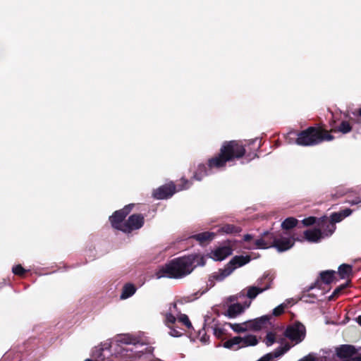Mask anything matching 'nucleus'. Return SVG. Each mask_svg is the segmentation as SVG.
<instances>
[{
  "mask_svg": "<svg viewBox=\"0 0 361 361\" xmlns=\"http://www.w3.org/2000/svg\"><path fill=\"white\" fill-rule=\"evenodd\" d=\"M215 236V233L213 232L205 231L202 233H200L191 236V238H193L198 241L201 245H204L207 243L213 240Z\"/></svg>",
  "mask_w": 361,
  "mask_h": 361,
  "instance_id": "f3484780",
  "label": "nucleus"
},
{
  "mask_svg": "<svg viewBox=\"0 0 361 361\" xmlns=\"http://www.w3.org/2000/svg\"><path fill=\"white\" fill-rule=\"evenodd\" d=\"M136 291V287L133 283H126L122 290L121 295V299H127L131 297Z\"/></svg>",
  "mask_w": 361,
  "mask_h": 361,
  "instance_id": "5701e85b",
  "label": "nucleus"
},
{
  "mask_svg": "<svg viewBox=\"0 0 361 361\" xmlns=\"http://www.w3.org/2000/svg\"><path fill=\"white\" fill-rule=\"evenodd\" d=\"M234 345L233 344L231 339H228V341H225L224 343V347L226 348H231Z\"/></svg>",
  "mask_w": 361,
  "mask_h": 361,
  "instance_id": "c03bdc74",
  "label": "nucleus"
},
{
  "mask_svg": "<svg viewBox=\"0 0 361 361\" xmlns=\"http://www.w3.org/2000/svg\"><path fill=\"white\" fill-rule=\"evenodd\" d=\"M85 361H93V360H90V359H86Z\"/></svg>",
  "mask_w": 361,
  "mask_h": 361,
  "instance_id": "bf43d9fd",
  "label": "nucleus"
},
{
  "mask_svg": "<svg viewBox=\"0 0 361 361\" xmlns=\"http://www.w3.org/2000/svg\"><path fill=\"white\" fill-rule=\"evenodd\" d=\"M171 331L169 332V334L171 336H173V337H179L182 335V334L178 331L177 329H174L172 327V326H171Z\"/></svg>",
  "mask_w": 361,
  "mask_h": 361,
  "instance_id": "a19ab883",
  "label": "nucleus"
},
{
  "mask_svg": "<svg viewBox=\"0 0 361 361\" xmlns=\"http://www.w3.org/2000/svg\"><path fill=\"white\" fill-rule=\"evenodd\" d=\"M233 271V268H231L227 264L222 269H219L218 272L212 274V278L216 281H223L226 277L229 276Z\"/></svg>",
  "mask_w": 361,
  "mask_h": 361,
  "instance_id": "412c9836",
  "label": "nucleus"
},
{
  "mask_svg": "<svg viewBox=\"0 0 361 361\" xmlns=\"http://www.w3.org/2000/svg\"><path fill=\"white\" fill-rule=\"evenodd\" d=\"M208 175L207 167L204 164H200L198 165L197 171L194 173L192 178L200 181L202 179Z\"/></svg>",
  "mask_w": 361,
  "mask_h": 361,
  "instance_id": "b1692460",
  "label": "nucleus"
},
{
  "mask_svg": "<svg viewBox=\"0 0 361 361\" xmlns=\"http://www.w3.org/2000/svg\"><path fill=\"white\" fill-rule=\"evenodd\" d=\"M198 257L196 255L183 256L171 259L161 267L157 272L158 278L167 276L180 279L190 274L196 267L195 264Z\"/></svg>",
  "mask_w": 361,
  "mask_h": 361,
  "instance_id": "7ed1b4c3",
  "label": "nucleus"
},
{
  "mask_svg": "<svg viewBox=\"0 0 361 361\" xmlns=\"http://www.w3.org/2000/svg\"><path fill=\"white\" fill-rule=\"evenodd\" d=\"M214 334L216 337L220 338L224 335V330L221 328L215 327L214 329Z\"/></svg>",
  "mask_w": 361,
  "mask_h": 361,
  "instance_id": "58836bf2",
  "label": "nucleus"
},
{
  "mask_svg": "<svg viewBox=\"0 0 361 361\" xmlns=\"http://www.w3.org/2000/svg\"><path fill=\"white\" fill-rule=\"evenodd\" d=\"M288 143L296 144L299 146H315L324 141H331L334 136L329 134V131L320 126H310L307 128L288 133Z\"/></svg>",
  "mask_w": 361,
  "mask_h": 361,
  "instance_id": "f03ea898",
  "label": "nucleus"
},
{
  "mask_svg": "<svg viewBox=\"0 0 361 361\" xmlns=\"http://www.w3.org/2000/svg\"><path fill=\"white\" fill-rule=\"evenodd\" d=\"M302 224L304 226H312V225H314L315 224H317L318 223V220L316 217L314 216H309L307 218H305L302 221Z\"/></svg>",
  "mask_w": 361,
  "mask_h": 361,
  "instance_id": "473e14b6",
  "label": "nucleus"
},
{
  "mask_svg": "<svg viewBox=\"0 0 361 361\" xmlns=\"http://www.w3.org/2000/svg\"><path fill=\"white\" fill-rule=\"evenodd\" d=\"M258 343L257 337L254 335H248L243 338V345L242 346H254Z\"/></svg>",
  "mask_w": 361,
  "mask_h": 361,
  "instance_id": "c85d7f7f",
  "label": "nucleus"
},
{
  "mask_svg": "<svg viewBox=\"0 0 361 361\" xmlns=\"http://www.w3.org/2000/svg\"><path fill=\"white\" fill-rule=\"evenodd\" d=\"M298 361H316V359L312 355H308L307 356H305L304 357H302V359H300Z\"/></svg>",
  "mask_w": 361,
  "mask_h": 361,
  "instance_id": "37998d69",
  "label": "nucleus"
},
{
  "mask_svg": "<svg viewBox=\"0 0 361 361\" xmlns=\"http://www.w3.org/2000/svg\"><path fill=\"white\" fill-rule=\"evenodd\" d=\"M283 335L290 341L298 344L305 338L306 328L301 322H295L293 324L286 327Z\"/></svg>",
  "mask_w": 361,
  "mask_h": 361,
  "instance_id": "20e7f679",
  "label": "nucleus"
},
{
  "mask_svg": "<svg viewBox=\"0 0 361 361\" xmlns=\"http://www.w3.org/2000/svg\"><path fill=\"white\" fill-rule=\"evenodd\" d=\"M172 307L174 309V310L177 311L178 308H177V304L176 302H173L172 303Z\"/></svg>",
  "mask_w": 361,
  "mask_h": 361,
  "instance_id": "6e6d98bb",
  "label": "nucleus"
},
{
  "mask_svg": "<svg viewBox=\"0 0 361 361\" xmlns=\"http://www.w3.org/2000/svg\"><path fill=\"white\" fill-rule=\"evenodd\" d=\"M274 247L277 249L279 252H284L291 248L294 245V241L287 238H276Z\"/></svg>",
  "mask_w": 361,
  "mask_h": 361,
  "instance_id": "ddd939ff",
  "label": "nucleus"
},
{
  "mask_svg": "<svg viewBox=\"0 0 361 361\" xmlns=\"http://www.w3.org/2000/svg\"><path fill=\"white\" fill-rule=\"evenodd\" d=\"M267 281L265 280V281H262V285H258L257 286L258 287H264L267 285Z\"/></svg>",
  "mask_w": 361,
  "mask_h": 361,
  "instance_id": "5fc2aeb1",
  "label": "nucleus"
},
{
  "mask_svg": "<svg viewBox=\"0 0 361 361\" xmlns=\"http://www.w3.org/2000/svg\"><path fill=\"white\" fill-rule=\"evenodd\" d=\"M257 142V139L249 140L245 143L236 140L224 141L219 152L208 159V168L209 169H224L227 163L235 161L243 157L247 161H250L257 157V151L261 147L260 141L256 145Z\"/></svg>",
  "mask_w": 361,
  "mask_h": 361,
  "instance_id": "f257e3e1",
  "label": "nucleus"
},
{
  "mask_svg": "<svg viewBox=\"0 0 361 361\" xmlns=\"http://www.w3.org/2000/svg\"><path fill=\"white\" fill-rule=\"evenodd\" d=\"M250 260L251 258L249 255H236L231 259L228 264L231 268L233 267L234 271L237 267H240L247 264Z\"/></svg>",
  "mask_w": 361,
  "mask_h": 361,
  "instance_id": "4468645a",
  "label": "nucleus"
},
{
  "mask_svg": "<svg viewBox=\"0 0 361 361\" xmlns=\"http://www.w3.org/2000/svg\"><path fill=\"white\" fill-rule=\"evenodd\" d=\"M12 271L15 275L22 276L26 273V270L22 267L21 264L16 265L13 267Z\"/></svg>",
  "mask_w": 361,
  "mask_h": 361,
  "instance_id": "7c9ffc66",
  "label": "nucleus"
},
{
  "mask_svg": "<svg viewBox=\"0 0 361 361\" xmlns=\"http://www.w3.org/2000/svg\"><path fill=\"white\" fill-rule=\"evenodd\" d=\"M267 280V285L264 287L258 286H249L247 288L246 296L252 300L255 299L257 295L263 293L264 291L269 289L271 287L273 278L269 274H264L259 280H258V285H262V281Z\"/></svg>",
  "mask_w": 361,
  "mask_h": 361,
  "instance_id": "0eeeda50",
  "label": "nucleus"
},
{
  "mask_svg": "<svg viewBox=\"0 0 361 361\" xmlns=\"http://www.w3.org/2000/svg\"><path fill=\"white\" fill-rule=\"evenodd\" d=\"M353 127L349 121H342L339 125L331 128L329 131V134H331V133H341L343 134H347L350 133Z\"/></svg>",
  "mask_w": 361,
  "mask_h": 361,
  "instance_id": "dca6fc26",
  "label": "nucleus"
},
{
  "mask_svg": "<svg viewBox=\"0 0 361 361\" xmlns=\"http://www.w3.org/2000/svg\"><path fill=\"white\" fill-rule=\"evenodd\" d=\"M124 343L126 344H131L133 343V338L130 337H126L124 338Z\"/></svg>",
  "mask_w": 361,
  "mask_h": 361,
  "instance_id": "de8ad7c7",
  "label": "nucleus"
},
{
  "mask_svg": "<svg viewBox=\"0 0 361 361\" xmlns=\"http://www.w3.org/2000/svg\"><path fill=\"white\" fill-rule=\"evenodd\" d=\"M176 321V317L171 313H167L166 315L165 323L169 328L175 324Z\"/></svg>",
  "mask_w": 361,
  "mask_h": 361,
  "instance_id": "72a5a7b5",
  "label": "nucleus"
},
{
  "mask_svg": "<svg viewBox=\"0 0 361 361\" xmlns=\"http://www.w3.org/2000/svg\"><path fill=\"white\" fill-rule=\"evenodd\" d=\"M290 348L291 346L288 343H286L283 346L277 348L274 351L275 353V357H279L280 356L283 355L284 353L288 351L290 349Z\"/></svg>",
  "mask_w": 361,
  "mask_h": 361,
  "instance_id": "c756f323",
  "label": "nucleus"
},
{
  "mask_svg": "<svg viewBox=\"0 0 361 361\" xmlns=\"http://www.w3.org/2000/svg\"><path fill=\"white\" fill-rule=\"evenodd\" d=\"M234 345L233 344L231 339H228V341H225L224 343V347L226 348H231Z\"/></svg>",
  "mask_w": 361,
  "mask_h": 361,
  "instance_id": "a18cd8bd",
  "label": "nucleus"
},
{
  "mask_svg": "<svg viewBox=\"0 0 361 361\" xmlns=\"http://www.w3.org/2000/svg\"><path fill=\"white\" fill-rule=\"evenodd\" d=\"M357 353V349L353 345L343 344L336 348V355L342 361H361V355Z\"/></svg>",
  "mask_w": 361,
  "mask_h": 361,
  "instance_id": "423d86ee",
  "label": "nucleus"
},
{
  "mask_svg": "<svg viewBox=\"0 0 361 361\" xmlns=\"http://www.w3.org/2000/svg\"><path fill=\"white\" fill-rule=\"evenodd\" d=\"M350 281H348L343 284L338 286L333 292L331 296H329V300H334L336 298H338L340 294L348 287L350 286Z\"/></svg>",
  "mask_w": 361,
  "mask_h": 361,
  "instance_id": "cd10ccee",
  "label": "nucleus"
},
{
  "mask_svg": "<svg viewBox=\"0 0 361 361\" xmlns=\"http://www.w3.org/2000/svg\"><path fill=\"white\" fill-rule=\"evenodd\" d=\"M348 203L350 204L351 205H355L357 204V202H355V200H349L347 201Z\"/></svg>",
  "mask_w": 361,
  "mask_h": 361,
  "instance_id": "8fccbe9b",
  "label": "nucleus"
},
{
  "mask_svg": "<svg viewBox=\"0 0 361 361\" xmlns=\"http://www.w3.org/2000/svg\"><path fill=\"white\" fill-rule=\"evenodd\" d=\"M235 300H236V298L234 296H231V297L229 298V300L231 301V302L234 301Z\"/></svg>",
  "mask_w": 361,
  "mask_h": 361,
  "instance_id": "4d7b16f0",
  "label": "nucleus"
},
{
  "mask_svg": "<svg viewBox=\"0 0 361 361\" xmlns=\"http://www.w3.org/2000/svg\"><path fill=\"white\" fill-rule=\"evenodd\" d=\"M149 361H161V360H159V359H156V360H149Z\"/></svg>",
  "mask_w": 361,
  "mask_h": 361,
  "instance_id": "13d9d810",
  "label": "nucleus"
},
{
  "mask_svg": "<svg viewBox=\"0 0 361 361\" xmlns=\"http://www.w3.org/2000/svg\"><path fill=\"white\" fill-rule=\"evenodd\" d=\"M270 318L271 316L264 315L250 321V327L254 331H259L269 321Z\"/></svg>",
  "mask_w": 361,
  "mask_h": 361,
  "instance_id": "a211bd4d",
  "label": "nucleus"
},
{
  "mask_svg": "<svg viewBox=\"0 0 361 361\" xmlns=\"http://www.w3.org/2000/svg\"><path fill=\"white\" fill-rule=\"evenodd\" d=\"M244 311V307L240 303H234L228 306L226 316L229 318H235Z\"/></svg>",
  "mask_w": 361,
  "mask_h": 361,
  "instance_id": "aec40b11",
  "label": "nucleus"
},
{
  "mask_svg": "<svg viewBox=\"0 0 361 361\" xmlns=\"http://www.w3.org/2000/svg\"><path fill=\"white\" fill-rule=\"evenodd\" d=\"M231 339L233 342V345H238L241 343L243 344V338L240 336H235Z\"/></svg>",
  "mask_w": 361,
  "mask_h": 361,
  "instance_id": "79ce46f5",
  "label": "nucleus"
},
{
  "mask_svg": "<svg viewBox=\"0 0 361 361\" xmlns=\"http://www.w3.org/2000/svg\"><path fill=\"white\" fill-rule=\"evenodd\" d=\"M126 361H130V360H126Z\"/></svg>",
  "mask_w": 361,
  "mask_h": 361,
  "instance_id": "e2e57ef3",
  "label": "nucleus"
},
{
  "mask_svg": "<svg viewBox=\"0 0 361 361\" xmlns=\"http://www.w3.org/2000/svg\"><path fill=\"white\" fill-rule=\"evenodd\" d=\"M220 231L227 234H236L241 232L242 228L233 224H224L219 229Z\"/></svg>",
  "mask_w": 361,
  "mask_h": 361,
  "instance_id": "393cba45",
  "label": "nucleus"
},
{
  "mask_svg": "<svg viewBox=\"0 0 361 361\" xmlns=\"http://www.w3.org/2000/svg\"><path fill=\"white\" fill-rule=\"evenodd\" d=\"M352 212L353 210L349 208H347L338 212H334L330 216V220L336 224V223H339L345 217L350 216L352 214Z\"/></svg>",
  "mask_w": 361,
  "mask_h": 361,
  "instance_id": "6ab92c4d",
  "label": "nucleus"
},
{
  "mask_svg": "<svg viewBox=\"0 0 361 361\" xmlns=\"http://www.w3.org/2000/svg\"><path fill=\"white\" fill-rule=\"evenodd\" d=\"M276 238L277 236L274 233L266 231L262 233L260 238L255 240V245L259 249L274 247Z\"/></svg>",
  "mask_w": 361,
  "mask_h": 361,
  "instance_id": "9d476101",
  "label": "nucleus"
},
{
  "mask_svg": "<svg viewBox=\"0 0 361 361\" xmlns=\"http://www.w3.org/2000/svg\"><path fill=\"white\" fill-rule=\"evenodd\" d=\"M231 329L236 333H241L246 331V328L243 327L239 324H230Z\"/></svg>",
  "mask_w": 361,
  "mask_h": 361,
  "instance_id": "4c0bfd02",
  "label": "nucleus"
},
{
  "mask_svg": "<svg viewBox=\"0 0 361 361\" xmlns=\"http://www.w3.org/2000/svg\"><path fill=\"white\" fill-rule=\"evenodd\" d=\"M317 226L323 229V231H322L323 236L326 237L331 235L336 228V224L331 220L329 221L328 218L326 216H323L318 219Z\"/></svg>",
  "mask_w": 361,
  "mask_h": 361,
  "instance_id": "9b49d317",
  "label": "nucleus"
},
{
  "mask_svg": "<svg viewBox=\"0 0 361 361\" xmlns=\"http://www.w3.org/2000/svg\"><path fill=\"white\" fill-rule=\"evenodd\" d=\"M336 271L333 270H326L322 271L319 274L321 281L325 284H330L334 279Z\"/></svg>",
  "mask_w": 361,
  "mask_h": 361,
  "instance_id": "a878e982",
  "label": "nucleus"
},
{
  "mask_svg": "<svg viewBox=\"0 0 361 361\" xmlns=\"http://www.w3.org/2000/svg\"><path fill=\"white\" fill-rule=\"evenodd\" d=\"M176 192V187L173 182L161 185L153 191L152 196L157 200L168 199Z\"/></svg>",
  "mask_w": 361,
  "mask_h": 361,
  "instance_id": "1a4fd4ad",
  "label": "nucleus"
},
{
  "mask_svg": "<svg viewBox=\"0 0 361 361\" xmlns=\"http://www.w3.org/2000/svg\"><path fill=\"white\" fill-rule=\"evenodd\" d=\"M314 287V286H312L310 287V289H312Z\"/></svg>",
  "mask_w": 361,
  "mask_h": 361,
  "instance_id": "680f3d73",
  "label": "nucleus"
},
{
  "mask_svg": "<svg viewBox=\"0 0 361 361\" xmlns=\"http://www.w3.org/2000/svg\"><path fill=\"white\" fill-rule=\"evenodd\" d=\"M232 249L229 246L219 247L212 252L213 258L216 261H222L232 254Z\"/></svg>",
  "mask_w": 361,
  "mask_h": 361,
  "instance_id": "f8f14e48",
  "label": "nucleus"
},
{
  "mask_svg": "<svg viewBox=\"0 0 361 361\" xmlns=\"http://www.w3.org/2000/svg\"><path fill=\"white\" fill-rule=\"evenodd\" d=\"M179 321L182 322L187 328L192 327V324L186 314H181L179 317Z\"/></svg>",
  "mask_w": 361,
  "mask_h": 361,
  "instance_id": "c9c22d12",
  "label": "nucleus"
},
{
  "mask_svg": "<svg viewBox=\"0 0 361 361\" xmlns=\"http://www.w3.org/2000/svg\"><path fill=\"white\" fill-rule=\"evenodd\" d=\"M103 351V348H99L93 353V357L96 359L97 361H106L102 354Z\"/></svg>",
  "mask_w": 361,
  "mask_h": 361,
  "instance_id": "f704fd0d",
  "label": "nucleus"
},
{
  "mask_svg": "<svg viewBox=\"0 0 361 361\" xmlns=\"http://www.w3.org/2000/svg\"><path fill=\"white\" fill-rule=\"evenodd\" d=\"M276 341V336H275V334H274L273 332H269L267 333V336H266V338H265V344L267 345V346H270L271 345H273Z\"/></svg>",
  "mask_w": 361,
  "mask_h": 361,
  "instance_id": "2f4dec72",
  "label": "nucleus"
},
{
  "mask_svg": "<svg viewBox=\"0 0 361 361\" xmlns=\"http://www.w3.org/2000/svg\"><path fill=\"white\" fill-rule=\"evenodd\" d=\"M285 305L281 304L273 310V315L279 317L284 312Z\"/></svg>",
  "mask_w": 361,
  "mask_h": 361,
  "instance_id": "e433bc0d",
  "label": "nucleus"
},
{
  "mask_svg": "<svg viewBox=\"0 0 361 361\" xmlns=\"http://www.w3.org/2000/svg\"><path fill=\"white\" fill-rule=\"evenodd\" d=\"M338 275L341 279L349 278L353 275V267L350 264H342L338 267Z\"/></svg>",
  "mask_w": 361,
  "mask_h": 361,
  "instance_id": "4be33fe9",
  "label": "nucleus"
},
{
  "mask_svg": "<svg viewBox=\"0 0 361 361\" xmlns=\"http://www.w3.org/2000/svg\"><path fill=\"white\" fill-rule=\"evenodd\" d=\"M304 235L305 239L312 243H317L324 237L321 229L319 228L307 230L304 232Z\"/></svg>",
  "mask_w": 361,
  "mask_h": 361,
  "instance_id": "2eb2a0df",
  "label": "nucleus"
},
{
  "mask_svg": "<svg viewBox=\"0 0 361 361\" xmlns=\"http://www.w3.org/2000/svg\"><path fill=\"white\" fill-rule=\"evenodd\" d=\"M298 224V220L294 217H288L281 224V227L284 230H290Z\"/></svg>",
  "mask_w": 361,
  "mask_h": 361,
  "instance_id": "bb28decb",
  "label": "nucleus"
},
{
  "mask_svg": "<svg viewBox=\"0 0 361 361\" xmlns=\"http://www.w3.org/2000/svg\"><path fill=\"white\" fill-rule=\"evenodd\" d=\"M356 321L361 326V315L357 317Z\"/></svg>",
  "mask_w": 361,
  "mask_h": 361,
  "instance_id": "603ef678",
  "label": "nucleus"
},
{
  "mask_svg": "<svg viewBox=\"0 0 361 361\" xmlns=\"http://www.w3.org/2000/svg\"><path fill=\"white\" fill-rule=\"evenodd\" d=\"M209 281H211V283H213V280L209 279Z\"/></svg>",
  "mask_w": 361,
  "mask_h": 361,
  "instance_id": "052dcab7",
  "label": "nucleus"
},
{
  "mask_svg": "<svg viewBox=\"0 0 361 361\" xmlns=\"http://www.w3.org/2000/svg\"><path fill=\"white\" fill-rule=\"evenodd\" d=\"M145 223V216L142 214H134L130 215L127 221H125L123 232L130 233L135 230L142 228Z\"/></svg>",
  "mask_w": 361,
  "mask_h": 361,
  "instance_id": "6e6552de",
  "label": "nucleus"
},
{
  "mask_svg": "<svg viewBox=\"0 0 361 361\" xmlns=\"http://www.w3.org/2000/svg\"><path fill=\"white\" fill-rule=\"evenodd\" d=\"M252 238V236L251 235H250V234H246L243 237V240L245 241H246V242H248V241L251 240Z\"/></svg>",
  "mask_w": 361,
  "mask_h": 361,
  "instance_id": "49530a36",
  "label": "nucleus"
},
{
  "mask_svg": "<svg viewBox=\"0 0 361 361\" xmlns=\"http://www.w3.org/2000/svg\"><path fill=\"white\" fill-rule=\"evenodd\" d=\"M133 207L134 204H129L126 205L123 209L114 212L109 217V221L111 226L114 228L123 232V226L125 225L124 220Z\"/></svg>",
  "mask_w": 361,
  "mask_h": 361,
  "instance_id": "39448f33",
  "label": "nucleus"
},
{
  "mask_svg": "<svg viewBox=\"0 0 361 361\" xmlns=\"http://www.w3.org/2000/svg\"><path fill=\"white\" fill-rule=\"evenodd\" d=\"M354 116H359L361 117V107L353 112Z\"/></svg>",
  "mask_w": 361,
  "mask_h": 361,
  "instance_id": "09e8293b",
  "label": "nucleus"
},
{
  "mask_svg": "<svg viewBox=\"0 0 361 361\" xmlns=\"http://www.w3.org/2000/svg\"><path fill=\"white\" fill-rule=\"evenodd\" d=\"M354 200H355V202H357V204L361 202V197H357Z\"/></svg>",
  "mask_w": 361,
  "mask_h": 361,
  "instance_id": "864d4df0",
  "label": "nucleus"
},
{
  "mask_svg": "<svg viewBox=\"0 0 361 361\" xmlns=\"http://www.w3.org/2000/svg\"><path fill=\"white\" fill-rule=\"evenodd\" d=\"M181 181L183 183V185H181V187L180 188L179 190L188 189L190 188V185L192 184V183H190V181L188 179L184 178H181Z\"/></svg>",
  "mask_w": 361,
  "mask_h": 361,
  "instance_id": "ea45409f",
  "label": "nucleus"
},
{
  "mask_svg": "<svg viewBox=\"0 0 361 361\" xmlns=\"http://www.w3.org/2000/svg\"><path fill=\"white\" fill-rule=\"evenodd\" d=\"M204 293H205V291H202V292H201V293H200L199 291H198V292H197V293H195V295H196V297H195V298H197L198 297H200V296H201L202 295H203Z\"/></svg>",
  "mask_w": 361,
  "mask_h": 361,
  "instance_id": "3c124183",
  "label": "nucleus"
}]
</instances>
